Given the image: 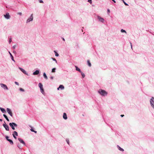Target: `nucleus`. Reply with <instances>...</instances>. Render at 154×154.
Masks as SVG:
<instances>
[{"label": "nucleus", "mask_w": 154, "mask_h": 154, "mask_svg": "<svg viewBox=\"0 0 154 154\" xmlns=\"http://www.w3.org/2000/svg\"><path fill=\"white\" fill-rule=\"evenodd\" d=\"M98 92L102 96H105L107 95V92L105 90L101 89H99Z\"/></svg>", "instance_id": "obj_1"}, {"label": "nucleus", "mask_w": 154, "mask_h": 154, "mask_svg": "<svg viewBox=\"0 0 154 154\" xmlns=\"http://www.w3.org/2000/svg\"><path fill=\"white\" fill-rule=\"evenodd\" d=\"M9 125L13 130H14L15 129L14 127H17V125L16 123L14 122L10 123H9Z\"/></svg>", "instance_id": "obj_2"}, {"label": "nucleus", "mask_w": 154, "mask_h": 154, "mask_svg": "<svg viewBox=\"0 0 154 154\" xmlns=\"http://www.w3.org/2000/svg\"><path fill=\"white\" fill-rule=\"evenodd\" d=\"M150 104L151 106L154 108V98L153 97L150 99Z\"/></svg>", "instance_id": "obj_3"}, {"label": "nucleus", "mask_w": 154, "mask_h": 154, "mask_svg": "<svg viewBox=\"0 0 154 154\" xmlns=\"http://www.w3.org/2000/svg\"><path fill=\"white\" fill-rule=\"evenodd\" d=\"M5 123L3 124V127L5 128V130L6 131H9V127L6 124V123L5 122H4Z\"/></svg>", "instance_id": "obj_4"}, {"label": "nucleus", "mask_w": 154, "mask_h": 154, "mask_svg": "<svg viewBox=\"0 0 154 154\" xmlns=\"http://www.w3.org/2000/svg\"><path fill=\"white\" fill-rule=\"evenodd\" d=\"M6 110H7V111L8 112V113L12 117L13 116V114H12V111H11V110L10 109H9L8 108H7V109H6Z\"/></svg>", "instance_id": "obj_5"}, {"label": "nucleus", "mask_w": 154, "mask_h": 154, "mask_svg": "<svg viewBox=\"0 0 154 154\" xmlns=\"http://www.w3.org/2000/svg\"><path fill=\"white\" fill-rule=\"evenodd\" d=\"M33 14H32L30 18H28L26 20V23H28L32 20L33 19Z\"/></svg>", "instance_id": "obj_6"}, {"label": "nucleus", "mask_w": 154, "mask_h": 154, "mask_svg": "<svg viewBox=\"0 0 154 154\" xmlns=\"http://www.w3.org/2000/svg\"><path fill=\"white\" fill-rule=\"evenodd\" d=\"M4 17L7 19H8L10 18V16L8 13H7L5 15H4Z\"/></svg>", "instance_id": "obj_7"}, {"label": "nucleus", "mask_w": 154, "mask_h": 154, "mask_svg": "<svg viewBox=\"0 0 154 154\" xmlns=\"http://www.w3.org/2000/svg\"><path fill=\"white\" fill-rule=\"evenodd\" d=\"M1 87L3 88H4L5 89H6V90H8V88L7 87L6 85L3 84H1Z\"/></svg>", "instance_id": "obj_8"}, {"label": "nucleus", "mask_w": 154, "mask_h": 154, "mask_svg": "<svg viewBox=\"0 0 154 154\" xmlns=\"http://www.w3.org/2000/svg\"><path fill=\"white\" fill-rule=\"evenodd\" d=\"M6 139L8 141H9L10 144L11 145H13V141H12V140H10V139H9V137L8 136H6Z\"/></svg>", "instance_id": "obj_9"}, {"label": "nucleus", "mask_w": 154, "mask_h": 154, "mask_svg": "<svg viewBox=\"0 0 154 154\" xmlns=\"http://www.w3.org/2000/svg\"><path fill=\"white\" fill-rule=\"evenodd\" d=\"M19 69L23 73H24V74H26L27 75H28V74L26 72L25 70H24V69H23L21 68H20V67H19Z\"/></svg>", "instance_id": "obj_10"}, {"label": "nucleus", "mask_w": 154, "mask_h": 154, "mask_svg": "<svg viewBox=\"0 0 154 154\" xmlns=\"http://www.w3.org/2000/svg\"><path fill=\"white\" fill-rule=\"evenodd\" d=\"M18 140H19L20 143H23L24 145H25V143L24 142L22 139L20 138H18Z\"/></svg>", "instance_id": "obj_11"}, {"label": "nucleus", "mask_w": 154, "mask_h": 154, "mask_svg": "<svg viewBox=\"0 0 154 154\" xmlns=\"http://www.w3.org/2000/svg\"><path fill=\"white\" fill-rule=\"evenodd\" d=\"M60 89L61 90H63L64 88V86L62 85H60L59 87L57 88V90H59V89Z\"/></svg>", "instance_id": "obj_12"}, {"label": "nucleus", "mask_w": 154, "mask_h": 154, "mask_svg": "<svg viewBox=\"0 0 154 154\" xmlns=\"http://www.w3.org/2000/svg\"><path fill=\"white\" fill-rule=\"evenodd\" d=\"M63 118L65 119H67V115L66 113H64L63 115Z\"/></svg>", "instance_id": "obj_13"}, {"label": "nucleus", "mask_w": 154, "mask_h": 154, "mask_svg": "<svg viewBox=\"0 0 154 154\" xmlns=\"http://www.w3.org/2000/svg\"><path fill=\"white\" fill-rule=\"evenodd\" d=\"M39 71L38 70H36L33 73V74L34 75H38V74H39Z\"/></svg>", "instance_id": "obj_14"}, {"label": "nucleus", "mask_w": 154, "mask_h": 154, "mask_svg": "<svg viewBox=\"0 0 154 154\" xmlns=\"http://www.w3.org/2000/svg\"><path fill=\"white\" fill-rule=\"evenodd\" d=\"M98 18L100 21L102 22H104V19L103 18H101L100 17H98Z\"/></svg>", "instance_id": "obj_15"}, {"label": "nucleus", "mask_w": 154, "mask_h": 154, "mask_svg": "<svg viewBox=\"0 0 154 154\" xmlns=\"http://www.w3.org/2000/svg\"><path fill=\"white\" fill-rule=\"evenodd\" d=\"M75 67L76 68V70L80 72H81V71L80 70V69H79L77 66H75Z\"/></svg>", "instance_id": "obj_16"}, {"label": "nucleus", "mask_w": 154, "mask_h": 154, "mask_svg": "<svg viewBox=\"0 0 154 154\" xmlns=\"http://www.w3.org/2000/svg\"><path fill=\"white\" fill-rule=\"evenodd\" d=\"M0 109L1 111L3 113H5L6 112V111L4 109L2 108H0Z\"/></svg>", "instance_id": "obj_17"}, {"label": "nucleus", "mask_w": 154, "mask_h": 154, "mask_svg": "<svg viewBox=\"0 0 154 154\" xmlns=\"http://www.w3.org/2000/svg\"><path fill=\"white\" fill-rule=\"evenodd\" d=\"M14 135V136H17L18 135V134L17 131H14L13 132V135Z\"/></svg>", "instance_id": "obj_18"}, {"label": "nucleus", "mask_w": 154, "mask_h": 154, "mask_svg": "<svg viewBox=\"0 0 154 154\" xmlns=\"http://www.w3.org/2000/svg\"><path fill=\"white\" fill-rule=\"evenodd\" d=\"M117 147L118 148V149L120 151H124V150L122 149V148H121L119 146H117Z\"/></svg>", "instance_id": "obj_19"}, {"label": "nucleus", "mask_w": 154, "mask_h": 154, "mask_svg": "<svg viewBox=\"0 0 154 154\" xmlns=\"http://www.w3.org/2000/svg\"><path fill=\"white\" fill-rule=\"evenodd\" d=\"M3 116L7 120V121H9V119L8 118V117H7V116H6V115H5V114H3Z\"/></svg>", "instance_id": "obj_20"}, {"label": "nucleus", "mask_w": 154, "mask_h": 154, "mask_svg": "<svg viewBox=\"0 0 154 154\" xmlns=\"http://www.w3.org/2000/svg\"><path fill=\"white\" fill-rule=\"evenodd\" d=\"M87 63L88 66L90 67H91V65L89 60H87Z\"/></svg>", "instance_id": "obj_21"}, {"label": "nucleus", "mask_w": 154, "mask_h": 154, "mask_svg": "<svg viewBox=\"0 0 154 154\" xmlns=\"http://www.w3.org/2000/svg\"><path fill=\"white\" fill-rule=\"evenodd\" d=\"M38 86L40 88H43V85L41 83H39L38 84Z\"/></svg>", "instance_id": "obj_22"}, {"label": "nucleus", "mask_w": 154, "mask_h": 154, "mask_svg": "<svg viewBox=\"0 0 154 154\" xmlns=\"http://www.w3.org/2000/svg\"><path fill=\"white\" fill-rule=\"evenodd\" d=\"M43 76L45 79H47L48 78L45 73H43Z\"/></svg>", "instance_id": "obj_23"}, {"label": "nucleus", "mask_w": 154, "mask_h": 154, "mask_svg": "<svg viewBox=\"0 0 154 154\" xmlns=\"http://www.w3.org/2000/svg\"><path fill=\"white\" fill-rule=\"evenodd\" d=\"M9 54H10V55H11V59L14 61V57H13V56L12 55V54L10 53V52H9Z\"/></svg>", "instance_id": "obj_24"}, {"label": "nucleus", "mask_w": 154, "mask_h": 154, "mask_svg": "<svg viewBox=\"0 0 154 154\" xmlns=\"http://www.w3.org/2000/svg\"><path fill=\"white\" fill-rule=\"evenodd\" d=\"M81 73L82 75L83 78H84L85 77V74L83 73L82 72H81Z\"/></svg>", "instance_id": "obj_25"}, {"label": "nucleus", "mask_w": 154, "mask_h": 154, "mask_svg": "<svg viewBox=\"0 0 154 154\" xmlns=\"http://www.w3.org/2000/svg\"><path fill=\"white\" fill-rule=\"evenodd\" d=\"M54 51L55 53V56L57 57L58 56H59L58 54L56 52V51Z\"/></svg>", "instance_id": "obj_26"}, {"label": "nucleus", "mask_w": 154, "mask_h": 154, "mask_svg": "<svg viewBox=\"0 0 154 154\" xmlns=\"http://www.w3.org/2000/svg\"><path fill=\"white\" fill-rule=\"evenodd\" d=\"M40 90H41V92L43 93V92H44V89H43V88H40Z\"/></svg>", "instance_id": "obj_27"}, {"label": "nucleus", "mask_w": 154, "mask_h": 154, "mask_svg": "<svg viewBox=\"0 0 154 154\" xmlns=\"http://www.w3.org/2000/svg\"><path fill=\"white\" fill-rule=\"evenodd\" d=\"M121 32H125L126 33V31L125 30H123V29H122L121 30Z\"/></svg>", "instance_id": "obj_28"}, {"label": "nucleus", "mask_w": 154, "mask_h": 154, "mask_svg": "<svg viewBox=\"0 0 154 154\" xmlns=\"http://www.w3.org/2000/svg\"><path fill=\"white\" fill-rule=\"evenodd\" d=\"M55 69H56L55 68H53L52 69V72H55Z\"/></svg>", "instance_id": "obj_29"}, {"label": "nucleus", "mask_w": 154, "mask_h": 154, "mask_svg": "<svg viewBox=\"0 0 154 154\" xmlns=\"http://www.w3.org/2000/svg\"><path fill=\"white\" fill-rule=\"evenodd\" d=\"M123 2L124 3V4L125 5H128V4H127L124 1V0H123Z\"/></svg>", "instance_id": "obj_30"}, {"label": "nucleus", "mask_w": 154, "mask_h": 154, "mask_svg": "<svg viewBox=\"0 0 154 154\" xmlns=\"http://www.w3.org/2000/svg\"><path fill=\"white\" fill-rule=\"evenodd\" d=\"M17 47V45H15L13 46V48L15 49V48Z\"/></svg>", "instance_id": "obj_31"}, {"label": "nucleus", "mask_w": 154, "mask_h": 154, "mask_svg": "<svg viewBox=\"0 0 154 154\" xmlns=\"http://www.w3.org/2000/svg\"><path fill=\"white\" fill-rule=\"evenodd\" d=\"M20 90L21 91H24V89H22V88H20Z\"/></svg>", "instance_id": "obj_32"}, {"label": "nucleus", "mask_w": 154, "mask_h": 154, "mask_svg": "<svg viewBox=\"0 0 154 154\" xmlns=\"http://www.w3.org/2000/svg\"><path fill=\"white\" fill-rule=\"evenodd\" d=\"M12 42V40H11V38L9 40V43H11V42Z\"/></svg>", "instance_id": "obj_33"}, {"label": "nucleus", "mask_w": 154, "mask_h": 154, "mask_svg": "<svg viewBox=\"0 0 154 154\" xmlns=\"http://www.w3.org/2000/svg\"><path fill=\"white\" fill-rule=\"evenodd\" d=\"M66 141L68 144H69V140H66Z\"/></svg>", "instance_id": "obj_34"}, {"label": "nucleus", "mask_w": 154, "mask_h": 154, "mask_svg": "<svg viewBox=\"0 0 154 154\" xmlns=\"http://www.w3.org/2000/svg\"><path fill=\"white\" fill-rule=\"evenodd\" d=\"M88 2L90 3H91V0H88Z\"/></svg>", "instance_id": "obj_35"}, {"label": "nucleus", "mask_w": 154, "mask_h": 154, "mask_svg": "<svg viewBox=\"0 0 154 154\" xmlns=\"http://www.w3.org/2000/svg\"><path fill=\"white\" fill-rule=\"evenodd\" d=\"M30 130L31 131H32V132L34 131V130L32 128Z\"/></svg>", "instance_id": "obj_36"}, {"label": "nucleus", "mask_w": 154, "mask_h": 154, "mask_svg": "<svg viewBox=\"0 0 154 154\" xmlns=\"http://www.w3.org/2000/svg\"><path fill=\"white\" fill-rule=\"evenodd\" d=\"M52 59L54 60V61H55L56 62H57V60H56V59L55 58H52Z\"/></svg>", "instance_id": "obj_37"}, {"label": "nucleus", "mask_w": 154, "mask_h": 154, "mask_svg": "<svg viewBox=\"0 0 154 154\" xmlns=\"http://www.w3.org/2000/svg\"><path fill=\"white\" fill-rule=\"evenodd\" d=\"M15 83L17 85H19V83L18 82H15Z\"/></svg>", "instance_id": "obj_38"}, {"label": "nucleus", "mask_w": 154, "mask_h": 154, "mask_svg": "<svg viewBox=\"0 0 154 154\" xmlns=\"http://www.w3.org/2000/svg\"><path fill=\"white\" fill-rule=\"evenodd\" d=\"M18 14L20 15H22V14L21 12H19V13H18Z\"/></svg>", "instance_id": "obj_39"}, {"label": "nucleus", "mask_w": 154, "mask_h": 154, "mask_svg": "<svg viewBox=\"0 0 154 154\" xmlns=\"http://www.w3.org/2000/svg\"><path fill=\"white\" fill-rule=\"evenodd\" d=\"M39 2L41 3H43V1H42V0H40L39 1Z\"/></svg>", "instance_id": "obj_40"}, {"label": "nucleus", "mask_w": 154, "mask_h": 154, "mask_svg": "<svg viewBox=\"0 0 154 154\" xmlns=\"http://www.w3.org/2000/svg\"><path fill=\"white\" fill-rule=\"evenodd\" d=\"M13 137H14V138L15 139H17V137H16L15 136V135H14H14H13Z\"/></svg>", "instance_id": "obj_41"}, {"label": "nucleus", "mask_w": 154, "mask_h": 154, "mask_svg": "<svg viewBox=\"0 0 154 154\" xmlns=\"http://www.w3.org/2000/svg\"><path fill=\"white\" fill-rule=\"evenodd\" d=\"M107 12L108 13H109L110 12V10L109 9L107 10Z\"/></svg>", "instance_id": "obj_42"}, {"label": "nucleus", "mask_w": 154, "mask_h": 154, "mask_svg": "<svg viewBox=\"0 0 154 154\" xmlns=\"http://www.w3.org/2000/svg\"><path fill=\"white\" fill-rule=\"evenodd\" d=\"M50 78L51 79H53V76H51V77H50Z\"/></svg>", "instance_id": "obj_43"}, {"label": "nucleus", "mask_w": 154, "mask_h": 154, "mask_svg": "<svg viewBox=\"0 0 154 154\" xmlns=\"http://www.w3.org/2000/svg\"><path fill=\"white\" fill-rule=\"evenodd\" d=\"M124 116V115H121V116L122 117H123Z\"/></svg>", "instance_id": "obj_44"}, {"label": "nucleus", "mask_w": 154, "mask_h": 154, "mask_svg": "<svg viewBox=\"0 0 154 154\" xmlns=\"http://www.w3.org/2000/svg\"><path fill=\"white\" fill-rule=\"evenodd\" d=\"M130 44H131V48L132 49V44L131 43H130Z\"/></svg>", "instance_id": "obj_45"}, {"label": "nucleus", "mask_w": 154, "mask_h": 154, "mask_svg": "<svg viewBox=\"0 0 154 154\" xmlns=\"http://www.w3.org/2000/svg\"><path fill=\"white\" fill-rule=\"evenodd\" d=\"M2 119H0V122H2Z\"/></svg>", "instance_id": "obj_46"}, {"label": "nucleus", "mask_w": 154, "mask_h": 154, "mask_svg": "<svg viewBox=\"0 0 154 154\" xmlns=\"http://www.w3.org/2000/svg\"><path fill=\"white\" fill-rule=\"evenodd\" d=\"M112 0V1L114 2H115V3L116 2V1L114 0Z\"/></svg>", "instance_id": "obj_47"}, {"label": "nucleus", "mask_w": 154, "mask_h": 154, "mask_svg": "<svg viewBox=\"0 0 154 154\" xmlns=\"http://www.w3.org/2000/svg\"><path fill=\"white\" fill-rule=\"evenodd\" d=\"M34 132L35 133H37V131H34Z\"/></svg>", "instance_id": "obj_48"}, {"label": "nucleus", "mask_w": 154, "mask_h": 154, "mask_svg": "<svg viewBox=\"0 0 154 154\" xmlns=\"http://www.w3.org/2000/svg\"><path fill=\"white\" fill-rule=\"evenodd\" d=\"M62 39H63V41H65V39H64V38H62Z\"/></svg>", "instance_id": "obj_49"}]
</instances>
